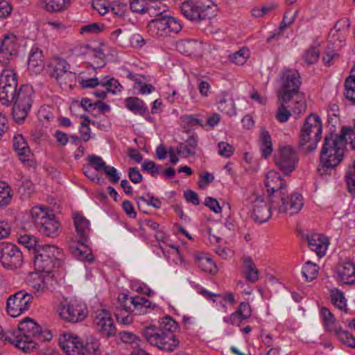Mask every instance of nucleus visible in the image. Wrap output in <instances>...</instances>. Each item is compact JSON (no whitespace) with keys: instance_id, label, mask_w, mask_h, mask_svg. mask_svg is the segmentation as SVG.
<instances>
[{"instance_id":"f257e3e1","label":"nucleus","mask_w":355,"mask_h":355,"mask_svg":"<svg viewBox=\"0 0 355 355\" xmlns=\"http://www.w3.org/2000/svg\"><path fill=\"white\" fill-rule=\"evenodd\" d=\"M17 75L14 70L6 68L0 73V102L5 105L13 103L12 116L17 123L27 117L33 104V88L22 85L17 88Z\"/></svg>"},{"instance_id":"f03ea898","label":"nucleus","mask_w":355,"mask_h":355,"mask_svg":"<svg viewBox=\"0 0 355 355\" xmlns=\"http://www.w3.org/2000/svg\"><path fill=\"white\" fill-rule=\"evenodd\" d=\"M353 130L350 127H343L340 135L331 132L326 135L320 151V162L318 171L320 175H326L335 168L343 160L345 153L346 137Z\"/></svg>"},{"instance_id":"7ed1b4c3","label":"nucleus","mask_w":355,"mask_h":355,"mask_svg":"<svg viewBox=\"0 0 355 355\" xmlns=\"http://www.w3.org/2000/svg\"><path fill=\"white\" fill-rule=\"evenodd\" d=\"M179 329L178 322L171 316L166 315L161 319L157 326L146 327L142 331L144 338L151 345L168 352H173L180 344V341L174 334Z\"/></svg>"},{"instance_id":"20e7f679","label":"nucleus","mask_w":355,"mask_h":355,"mask_svg":"<svg viewBox=\"0 0 355 355\" xmlns=\"http://www.w3.org/2000/svg\"><path fill=\"white\" fill-rule=\"evenodd\" d=\"M51 338V335L48 332H43L37 323L30 318L20 322L18 329L6 337L7 342L24 352L35 348V340H49Z\"/></svg>"},{"instance_id":"39448f33","label":"nucleus","mask_w":355,"mask_h":355,"mask_svg":"<svg viewBox=\"0 0 355 355\" xmlns=\"http://www.w3.org/2000/svg\"><path fill=\"white\" fill-rule=\"evenodd\" d=\"M59 345L68 355H101L100 340L93 336L85 340L76 334L63 333L59 338Z\"/></svg>"},{"instance_id":"423d86ee","label":"nucleus","mask_w":355,"mask_h":355,"mask_svg":"<svg viewBox=\"0 0 355 355\" xmlns=\"http://www.w3.org/2000/svg\"><path fill=\"white\" fill-rule=\"evenodd\" d=\"M180 10L187 19L200 22L216 15L217 5L211 0H187L182 3Z\"/></svg>"},{"instance_id":"0eeeda50","label":"nucleus","mask_w":355,"mask_h":355,"mask_svg":"<svg viewBox=\"0 0 355 355\" xmlns=\"http://www.w3.org/2000/svg\"><path fill=\"white\" fill-rule=\"evenodd\" d=\"M64 254L55 245H45L35 254L34 266L38 272H51L54 268L63 265Z\"/></svg>"},{"instance_id":"6e6552de","label":"nucleus","mask_w":355,"mask_h":355,"mask_svg":"<svg viewBox=\"0 0 355 355\" xmlns=\"http://www.w3.org/2000/svg\"><path fill=\"white\" fill-rule=\"evenodd\" d=\"M33 223L39 232L47 237L55 238L60 234V223L46 207L36 206L31 209Z\"/></svg>"},{"instance_id":"1a4fd4ad","label":"nucleus","mask_w":355,"mask_h":355,"mask_svg":"<svg viewBox=\"0 0 355 355\" xmlns=\"http://www.w3.org/2000/svg\"><path fill=\"white\" fill-rule=\"evenodd\" d=\"M322 125L320 118L316 114H311L306 117L301 129L300 145L305 146L308 152H311L317 147L321 139Z\"/></svg>"},{"instance_id":"9d476101","label":"nucleus","mask_w":355,"mask_h":355,"mask_svg":"<svg viewBox=\"0 0 355 355\" xmlns=\"http://www.w3.org/2000/svg\"><path fill=\"white\" fill-rule=\"evenodd\" d=\"M279 83L278 98L284 103H288L294 95L298 94L302 84L300 73L294 68H285L282 71Z\"/></svg>"},{"instance_id":"9b49d317","label":"nucleus","mask_w":355,"mask_h":355,"mask_svg":"<svg viewBox=\"0 0 355 355\" xmlns=\"http://www.w3.org/2000/svg\"><path fill=\"white\" fill-rule=\"evenodd\" d=\"M32 300L31 293L25 290L19 291L8 298L6 311L11 317H18L30 308Z\"/></svg>"},{"instance_id":"f8f14e48","label":"nucleus","mask_w":355,"mask_h":355,"mask_svg":"<svg viewBox=\"0 0 355 355\" xmlns=\"http://www.w3.org/2000/svg\"><path fill=\"white\" fill-rule=\"evenodd\" d=\"M303 205V198L297 193H293L291 196H288V193L283 194L275 200L274 204H272L273 209H277L279 213L291 216L297 214Z\"/></svg>"},{"instance_id":"ddd939ff","label":"nucleus","mask_w":355,"mask_h":355,"mask_svg":"<svg viewBox=\"0 0 355 355\" xmlns=\"http://www.w3.org/2000/svg\"><path fill=\"white\" fill-rule=\"evenodd\" d=\"M60 317L70 322H78L83 320L87 315L85 304L76 300H70L62 304L58 309Z\"/></svg>"},{"instance_id":"4468645a","label":"nucleus","mask_w":355,"mask_h":355,"mask_svg":"<svg viewBox=\"0 0 355 355\" xmlns=\"http://www.w3.org/2000/svg\"><path fill=\"white\" fill-rule=\"evenodd\" d=\"M275 162L277 168L285 175H289L295 169L298 157L292 147L284 146L280 148L275 155Z\"/></svg>"},{"instance_id":"2eb2a0df","label":"nucleus","mask_w":355,"mask_h":355,"mask_svg":"<svg viewBox=\"0 0 355 355\" xmlns=\"http://www.w3.org/2000/svg\"><path fill=\"white\" fill-rule=\"evenodd\" d=\"M0 262L5 268H17L23 262L22 253L16 245L2 243L0 244Z\"/></svg>"},{"instance_id":"dca6fc26","label":"nucleus","mask_w":355,"mask_h":355,"mask_svg":"<svg viewBox=\"0 0 355 355\" xmlns=\"http://www.w3.org/2000/svg\"><path fill=\"white\" fill-rule=\"evenodd\" d=\"M265 185L272 204L275 202V200L279 196L287 193L286 183L276 171H271L268 172L266 177Z\"/></svg>"},{"instance_id":"f3484780","label":"nucleus","mask_w":355,"mask_h":355,"mask_svg":"<svg viewBox=\"0 0 355 355\" xmlns=\"http://www.w3.org/2000/svg\"><path fill=\"white\" fill-rule=\"evenodd\" d=\"M252 198V211L251 214L252 218L258 223H263L268 221L271 217V211L273 207L270 202V205H268L261 196L253 194Z\"/></svg>"},{"instance_id":"a211bd4d","label":"nucleus","mask_w":355,"mask_h":355,"mask_svg":"<svg viewBox=\"0 0 355 355\" xmlns=\"http://www.w3.org/2000/svg\"><path fill=\"white\" fill-rule=\"evenodd\" d=\"M18 44L13 35H6L0 42V64L6 65L17 56Z\"/></svg>"},{"instance_id":"6ab92c4d","label":"nucleus","mask_w":355,"mask_h":355,"mask_svg":"<svg viewBox=\"0 0 355 355\" xmlns=\"http://www.w3.org/2000/svg\"><path fill=\"white\" fill-rule=\"evenodd\" d=\"M94 323L96 330L101 336L110 338L116 334V327L113 320L105 309H102L97 313L94 319Z\"/></svg>"},{"instance_id":"aec40b11","label":"nucleus","mask_w":355,"mask_h":355,"mask_svg":"<svg viewBox=\"0 0 355 355\" xmlns=\"http://www.w3.org/2000/svg\"><path fill=\"white\" fill-rule=\"evenodd\" d=\"M73 220L80 243L83 245L88 240L90 223L82 214L78 212L73 213Z\"/></svg>"},{"instance_id":"412c9836","label":"nucleus","mask_w":355,"mask_h":355,"mask_svg":"<svg viewBox=\"0 0 355 355\" xmlns=\"http://www.w3.org/2000/svg\"><path fill=\"white\" fill-rule=\"evenodd\" d=\"M167 23L168 21L166 19V15L156 17L148 23V31L155 37H166L168 35Z\"/></svg>"},{"instance_id":"4be33fe9","label":"nucleus","mask_w":355,"mask_h":355,"mask_svg":"<svg viewBox=\"0 0 355 355\" xmlns=\"http://www.w3.org/2000/svg\"><path fill=\"white\" fill-rule=\"evenodd\" d=\"M309 248L314 251L319 257H323L329 245L328 239L322 234H312L308 237Z\"/></svg>"},{"instance_id":"5701e85b","label":"nucleus","mask_w":355,"mask_h":355,"mask_svg":"<svg viewBox=\"0 0 355 355\" xmlns=\"http://www.w3.org/2000/svg\"><path fill=\"white\" fill-rule=\"evenodd\" d=\"M340 281L344 284H355V265L352 261L343 263L337 270Z\"/></svg>"},{"instance_id":"b1692460","label":"nucleus","mask_w":355,"mask_h":355,"mask_svg":"<svg viewBox=\"0 0 355 355\" xmlns=\"http://www.w3.org/2000/svg\"><path fill=\"white\" fill-rule=\"evenodd\" d=\"M198 138L195 134L190 135L184 142L180 143L176 150L184 157L193 156L198 148Z\"/></svg>"},{"instance_id":"393cba45","label":"nucleus","mask_w":355,"mask_h":355,"mask_svg":"<svg viewBox=\"0 0 355 355\" xmlns=\"http://www.w3.org/2000/svg\"><path fill=\"white\" fill-rule=\"evenodd\" d=\"M12 141L14 150L20 160L23 162L28 161L31 155V152L24 136L17 134L14 136Z\"/></svg>"},{"instance_id":"a878e982","label":"nucleus","mask_w":355,"mask_h":355,"mask_svg":"<svg viewBox=\"0 0 355 355\" xmlns=\"http://www.w3.org/2000/svg\"><path fill=\"white\" fill-rule=\"evenodd\" d=\"M202 48V44L193 40H182L176 43L177 50L180 53L187 55H196L200 53Z\"/></svg>"},{"instance_id":"bb28decb","label":"nucleus","mask_w":355,"mask_h":355,"mask_svg":"<svg viewBox=\"0 0 355 355\" xmlns=\"http://www.w3.org/2000/svg\"><path fill=\"white\" fill-rule=\"evenodd\" d=\"M218 109L220 112L227 115H236L235 103L230 95L226 92L220 94L217 101Z\"/></svg>"},{"instance_id":"cd10ccee","label":"nucleus","mask_w":355,"mask_h":355,"mask_svg":"<svg viewBox=\"0 0 355 355\" xmlns=\"http://www.w3.org/2000/svg\"><path fill=\"white\" fill-rule=\"evenodd\" d=\"M342 21H338L329 35V44L334 49H339L345 42V35L342 32Z\"/></svg>"},{"instance_id":"c85d7f7f","label":"nucleus","mask_w":355,"mask_h":355,"mask_svg":"<svg viewBox=\"0 0 355 355\" xmlns=\"http://www.w3.org/2000/svg\"><path fill=\"white\" fill-rule=\"evenodd\" d=\"M132 302H135L132 312H135L137 315L146 314L148 310H153L157 307L156 304L151 302L145 297L138 295L135 296Z\"/></svg>"},{"instance_id":"c756f323","label":"nucleus","mask_w":355,"mask_h":355,"mask_svg":"<svg viewBox=\"0 0 355 355\" xmlns=\"http://www.w3.org/2000/svg\"><path fill=\"white\" fill-rule=\"evenodd\" d=\"M125 107L135 114L144 116L148 110L147 105L137 97H128L125 99Z\"/></svg>"},{"instance_id":"7c9ffc66","label":"nucleus","mask_w":355,"mask_h":355,"mask_svg":"<svg viewBox=\"0 0 355 355\" xmlns=\"http://www.w3.org/2000/svg\"><path fill=\"white\" fill-rule=\"evenodd\" d=\"M244 275L247 281L255 282L259 279V271L250 257L243 259Z\"/></svg>"},{"instance_id":"2f4dec72","label":"nucleus","mask_w":355,"mask_h":355,"mask_svg":"<svg viewBox=\"0 0 355 355\" xmlns=\"http://www.w3.org/2000/svg\"><path fill=\"white\" fill-rule=\"evenodd\" d=\"M331 303L339 310L347 312V300L344 293L336 288L329 291Z\"/></svg>"},{"instance_id":"473e14b6","label":"nucleus","mask_w":355,"mask_h":355,"mask_svg":"<svg viewBox=\"0 0 355 355\" xmlns=\"http://www.w3.org/2000/svg\"><path fill=\"white\" fill-rule=\"evenodd\" d=\"M26 282L39 295L46 288L44 278L37 273H32L26 278Z\"/></svg>"},{"instance_id":"72a5a7b5","label":"nucleus","mask_w":355,"mask_h":355,"mask_svg":"<svg viewBox=\"0 0 355 355\" xmlns=\"http://www.w3.org/2000/svg\"><path fill=\"white\" fill-rule=\"evenodd\" d=\"M41 4L49 12H60L70 3V0H40Z\"/></svg>"},{"instance_id":"f704fd0d","label":"nucleus","mask_w":355,"mask_h":355,"mask_svg":"<svg viewBox=\"0 0 355 355\" xmlns=\"http://www.w3.org/2000/svg\"><path fill=\"white\" fill-rule=\"evenodd\" d=\"M260 141V149L262 156L267 158L272 152V145L270 135L265 129L261 130Z\"/></svg>"},{"instance_id":"c9c22d12","label":"nucleus","mask_w":355,"mask_h":355,"mask_svg":"<svg viewBox=\"0 0 355 355\" xmlns=\"http://www.w3.org/2000/svg\"><path fill=\"white\" fill-rule=\"evenodd\" d=\"M166 12V6L159 1L147 0L146 13H148L152 17H159L163 15Z\"/></svg>"},{"instance_id":"e433bc0d","label":"nucleus","mask_w":355,"mask_h":355,"mask_svg":"<svg viewBox=\"0 0 355 355\" xmlns=\"http://www.w3.org/2000/svg\"><path fill=\"white\" fill-rule=\"evenodd\" d=\"M85 245L80 243V245H71L69 246V250L73 254V256L80 261H85L87 262H92L94 260V256L90 253H87L85 250L82 249L83 247L85 248Z\"/></svg>"},{"instance_id":"4c0bfd02","label":"nucleus","mask_w":355,"mask_h":355,"mask_svg":"<svg viewBox=\"0 0 355 355\" xmlns=\"http://www.w3.org/2000/svg\"><path fill=\"white\" fill-rule=\"evenodd\" d=\"M320 314L323 320L325 329L334 332L338 327L336 324V319L332 313L326 307H322L320 310Z\"/></svg>"},{"instance_id":"58836bf2","label":"nucleus","mask_w":355,"mask_h":355,"mask_svg":"<svg viewBox=\"0 0 355 355\" xmlns=\"http://www.w3.org/2000/svg\"><path fill=\"white\" fill-rule=\"evenodd\" d=\"M338 51V49H334V46L328 44L322 57L323 63L329 66L337 64L340 59Z\"/></svg>"},{"instance_id":"ea45409f","label":"nucleus","mask_w":355,"mask_h":355,"mask_svg":"<svg viewBox=\"0 0 355 355\" xmlns=\"http://www.w3.org/2000/svg\"><path fill=\"white\" fill-rule=\"evenodd\" d=\"M20 243L24 245L26 248L33 250L35 254L39 248H41L43 245H40L37 237L30 235L24 234L19 238Z\"/></svg>"},{"instance_id":"a19ab883","label":"nucleus","mask_w":355,"mask_h":355,"mask_svg":"<svg viewBox=\"0 0 355 355\" xmlns=\"http://www.w3.org/2000/svg\"><path fill=\"white\" fill-rule=\"evenodd\" d=\"M319 267L310 261H306L302 267V273L306 282L312 281L317 277Z\"/></svg>"},{"instance_id":"79ce46f5","label":"nucleus","mask_w":355,"mask_h":355,"mask_svg":"<svg viewBox=\"0 0 355 355\" xmlns=\"http://www.w3.org/2000/svg\"><path fill=\"white\" fill-rule=\"evenodd\" d=\"M250 57V51L246 47H243L238 51L229 55L230 60L236 65L244 64Z\"/></svg>"},{"instance_id":"37998d69","label":"nucleus","mask_w":355,"mask_h":355,"mask_svg":"<svg viewBox=\"0 0 355 355\" xmlns=\"http://www.w3.org/2000/svg\"><path fill=\"white\" fill-rule=\"evenodd\" d=\"M28 67H40L43 64V53L37 46H33L28 60Z\"/></svg>"},{"instance_id":"c03bdc74","label":"nucleus","mask_w":355,"mask_h":355,"mask_svg":"<svg viewBox=\"0 0 355 355\" xmlns=\"http://www.w3.org/2000/svg\"><path fill=\"white\" fill-rule=\"evenodd\" d=\"M334 332L342 343L352 348H355V337L347 331L337 328Z\"/></svg>"},{"instance_id":"a18cd8bd","label":"nucleus","mask_w":355,"mask_h":355,"mask_svg":"<svg viewBox=\"0 0 355 355\" xmlns=\"http://www.w3.org/2000/svg\"><path fill=\"white\" fill-rule=\"evenodd\" d=\"M132 300L134 297H130L124 293L120 294L118 297V305L116 307L123 309L125 313L132 312L135 302H132Z\"/></svg>"},{"instance_id":"49530a36","label":"nucleus","mask_w":355,"mask_h":355,"mask_svg":"<svg viewBox=\"0 0 355 355\" xmlns=\"http://www.w3.org/2000/svg\"><path fill=\"white\" fill-rule=\"evenodd\" d=\"M10 187L6 183H0V207L7 206L12 200Z\"/></svg>"},{"instance_id":"de8ad7c7","label":"nucleus","mask_w":355,"mask_h":355,"mask_svg":"<svg viewBox=\"0 0 355 355\" xmlns=\"http://www.w3.org/2000/svg\"><path fill=\"white\" fill-rule=\"evenodd\" d=\"M345 98L353 105H355V81L351 78H347L345 82Z\"/></svg>"},{"instance_id":"09e8293b","label":"nucleus","mask_w":355,"mask_h":355,"mask_svg":"<svg viewBox=\"0 0 355 355\" xmlns=\"http://www.w3.org/2000/svg\"><path fill=\"white\" fill-rule=\"evenodd\" d=\"M101 85L105 86L107 91L116 94L120 92L122 89V86L120 85L119 81L114 78H108L105 77L101 80Z\"/></svg>"},{"instance_id":"8fccbe9b","label":"nucleus","mask_w":355,"mask_h":355,"mask_svg":"<svg viewBox=\"0 0 355 355\" xmlns=\"http://www.w3.org/2000/svg\"><path fill=\"white\" fill-rule=\"evenodd\" d=\"M141 202L156 209L160 208L162 205L160 200L157 197L153 196L150 193H147L145 196H139L137 198L139 207H140Z\"/></svg>"},{"instance_id":"3c124183","label":"nucleus","mask_w":355,"mask_h":355,"mask_svg":"<svg viewBox=\"0 0 355 355\" xmlns=\"http://www.w3.org/2000/svg\"><path fill=\"white\" fill-rule=\"evenodd\" d=\"M198 266L201 268L202 270L209 272L214 273L216 270V266L213 261L207 257H201L198 259Z\"/></svg>"},{"instance_id":"603ef678","label":"nucleus","mask_w":355,"mask_h":355,"mask_svg":"<svg viewBox=\"0 0 355 355\" xmlns=\"http://www.w3.org/2000/svg\"><path fill=\"white\" fill-rule=\"evenodd\" d=\"M345 181L349 192L355 194V161L353 167L349 168L345 174Z\"/></svg>"},{"instance_id":"864d4df0","label":"nucleus","mask_w":355,"mask_h":355,"mask_svg":"<svg viewBox=\"0 0 355 355\" xmlns=\"http://www.w3.org/2000/svg\"><path fill=\"white\" fill-rule=\"evenodd\" d=\"M104 28V24L94 22L82 26L80 33L81 34H97L102 32Z\"/></svg>"},{"instance_id":"5fc2aeb1","label":"nucleus","mask_w":355,"mask_h":355,"mask_svg":"<svg viewBox=\"0 0 355 355\" xmlns=\"http://www.w3.org/2000/svg\"><path fill=\"white\" fill-rule=\"evenodd\" d=\"M141 169L156 178L159 174L160 166L150 159H145L141 164Z\"/></svg>"},{"instance_id":"6e6d98bb","label":"nucleus","mask_w":355,"mask_h":355,"mask_svg":"<svg viewBox=\"0 0 355 355\" xmlns=\"http://www.w3.org/2000/svg\"><path fill=\"white\" fill-rule=\"evenodd\" d=\"M35 191L33 184L28 178H22L19 186V192L25 196H29Z\"/></svg>"},{"instance_id":"4d7b16f0","label":"nucleus","mask_w":355,"mask_h":355,"mask_svg":"<svg viewBox=\"0 0 355 355\" xmlns=\"http://www.w3.org/2000/svg\"><path fill=\"white\" fill-rule=\"evenodd\" d=\"M87 160L89 161V164L96 171L104 170L107 166L103 158L96 155H88Z\"/></svg>"},{"instance_id":"13d9d810","label":"nucleus","mask_w":355,"mask_h":355,"mask_svg":"<svg viewBox=\"0 0 355 355\" xmlns=\"http://www.w3.org/2000/svg\"><path fill=\"white\" fill-rule=\"evenodd\" d=\"M114 314L116 321L120 324L128 325L132 322V319L129 315L128 313H125L123 309H120L119 307L114 308Z\"/></svg>"},{"instance_id":"bf43d9fd","label":"nucleus","mask_w":355,"mask_h":355,"mask_svg":"<svg viewBox=\"0 0 355 355\" xmlns=\"http://www.w3.org/2000/svg\"><path fill=\"white\" fill-rule=\"evenodd\" d=\"M319 55V50L315 47H312L304 53L303 58L306 64H314L317 62Z\"/></svg>"},{"instance_id":"052dcab7","label":"nucleus","mask_w":355,"mask_h":355,"mask_svg":"<svg viewBox=\"0 0 355 355\" xmlns=\"http://www.w3.org/2000/svg\"><path fill=\"white\" fill-rule=\"evenodd\" d=\"M147 0H130V8L133 12L145 14Z\"/></svg>"},{"instance_id":"680f3d73","label":"nucleus","mask_w":355,"mask_h":355,"mask_svg":"<svg viewBox=\"0 0 355 355\" xmlns=\"http://www.w3.org/2000/svg\"><path fill=\"white\" fill-rule=\"evenodd\" d=\"M287 103H284L282 101L281 105L278 107L276 113V119L281 123H286L289 119L291 114L289 110L286 109L285 107V104Z\"/></svg>"},{"instance_id":"e2e57ef3","label":"nucleus","mask_w":355,"mask_h":355,"mask_svg":"<svg viewBox=\"0 0 355 355\" xmlns=\"http://www.w3.org/2000/svg\"><path fill=\"white\" fill-rule=\"evenodd\" d=\"M218 154L225 157H230L234 153V148L228 143L220 141L218 144Z\"/></svg>"},{"instance_id":"0e129e2a","label":"nucleus","mask_w":355,"mask_h":355,"mask_svg":"<svg viewBox=\"0 0 355 355\" xmlns=\"http://www.w3.org/2000/svg\"><path fill=\"white\" fill-rule=\"evenodd\" d=\"M78 82L83 88H93L101 85V81L100 82L97 78L84 79L82 77H78Z\"/></svg>"},{"instance_id":"69168bd1","label":"nucleus","mask_w":355,"mask_h":355,"mask_svg":"<svg viewBox=\"0 0 355 355\" xmlns=\"http://www.w3.org/2000/svg\"><path fill=\"white\" fill-rule=\"evenodd\" d=\"M12 10V7L8 0H0V18H6Z\"/></svg>"},{"instance_id":"338daca9","label":"nucleus","mask_w":355,"mask_h":355,"mask_svg":"<svg viewBox=\"0 0 355 355\" xmlns=\"http://www.w3.org/2000/svg\"><path fill=\"white\" fill-rule=\"evenodd\" d=\"M205 205L208 207L211 211L216 214H218L221 211L222 208L219 205V202L216 198L211 197H207L205 200Z\"/></svg>"},{"instance_id":"774afa93","label":"nucleus","mask_w":355,"mask_h":355,"mask_svg":"<svg viewBox=\"0 0 355 355\" xmlns=\"http://www.w3.org/2000/svg\"><path fill=\"white\" fill-rule=\"evenodd\" d=\"M103 171L112 183L115 184L119 182L120 178L118 175L117 170L114 166L107 165Z\"/></svg>"}]
</instances>
